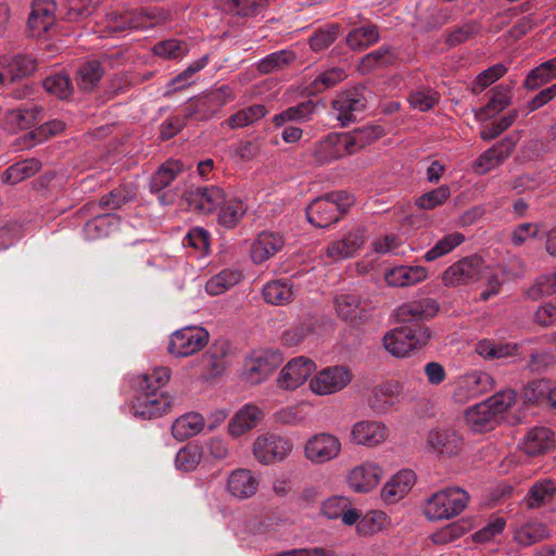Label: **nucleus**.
Masks as SVG:
<instances>
[{"instance_id":"47","label":"nucleus","mask_w":556,"mask_h":556,"mask_svg":"<svg viewBox=\"0 0 556 556\" xmlns=\"http://www.w3.org/2000/svg\"><path fill=\"white\" fill-rule=\"evenodd\" d=\"M268 111L263 104H254L242 109L224 122L229 128H243L263 118Z\"/></svg>"},{"instance_id":"57","label":"nucleus","mask_w":556,"mask_h":556,"mask_svg":"<svg viewBox=\"0 0 556 556\" xmlns=\"http://www.w3.org/2000/svg\"><path fill=\"white\" fill-rule=\"evenodd\" d=\"M203 365L212 376L222 374L227 366L225 344H213L203 355Z\"/></svg>"},{"instance_id":"56","label":"nucleus","mask_w":556,"mask_h":556,"mask_svg":"<svg viewBox=\"0 0 556 556\" xmlns=\"http://www.w3.org/2000/svg\"><path fill=\"white\" fill-rule=\"evenodd\" d=\"M295 59L294 53L289 50H280L268 54L262 59L257 64V70L262 74H269L281 70L286 65L293 62Z\"/></svg>"},{"instance_id":"40","label":"nucleus","mask_w":556,"mask_h":556,"mask_svg":"<svg viewBox=\"0 0 556 556\" xmlns=\"http://www.w3.org/2000/svg\"><path fill=\"white\" fill-rule=\"evenodd\" d=\"M134 18V11L124 13L112 12L102 21L99 26V33L102 37H109L125 31L126 29H135L132 26Z\"/></svg>"},{"instance_id":"23","label":"nucleus","mask_w":556,"mask_h":556,"mask_svg":"<svg viewBox=\"0 0 556 556\" xmlns=\"http://www.w3.org/2000/svg\"><path fill=\"white\" fill-rule=\"evenodd\" d=\"M416 482L414 471L404 469L392 476L381 490V498L386 504H395L404 498Z\"/></svg>"},{"instance_id":"61","label":"nucleus","mask_w":556,"mask_h":556,"mask_svg":"<svg viewBox=\"0 0 556 556\" xmlns=\"http://www.w3.org/2000/svg\"><path fill=\"white\" fill-rule=\"evenodd\" d=\"M554 293H556V270L539 276L528 290V295L532 299L548 296Z\"/></svg>"},{"instance_id":"58","label":"nucleus","mask_w":556,"mask_h":556,"mask_svg":"<svg viewBox=\"0 0 556 556\" xmlns=\"http://www.w3.org/2000/svg\"><path fill=\"white\" fill-rule=\"evenodd\" d=\"M103 70L97 61L87 62L77 72V84L83 90H91L101 79Z\"/></svg>"},{"instance_id":"13","label":"nucleus","mask_w":556,"mask_h":556,"mask_svg":"<svg viewBox=\"0 0 556 556\" xmlns=\"http://www.w3.org/2000/svg\"><path fill=\"white\" fill-rule=\"evenodd\" d=\"M316 370L313 359L298 356L289 361L280 370L277 386L282 390H295Z\"/></svg>"},{"instance_id":"6","label":"nucleus","mask_w":556,"mask_h":556,"mask_svg":"<svg viewBox=\"0 0 556 556\" xmlns=\"http://www.w3.org/2000/svg\"><path fill=\"white\" fill-rule=\"evenodd\" d=\"M304 457L313 465H325L342 453V442L333 433L318 432L311 435L303 446Z\"/></svg>"},{"instance_id":"49","label":"nucleus","mask_w":556,"mask_h":556,"mask_svg":"<svg viewBox=\"0 0 556 556\" xmlns=\"http://www.w3.org/2000/svg\"><path fill=\"white\" fill-rule=\"evenodd\" d=\"M549 531L542 522L531 521L522 525L515 532V540L518 544L528 546L546 539Z\"/></svg>"},{"instance_id":"28","label":"nucleus","mask_w":556,"mask_h":556,"mask_svg":"<svg viewBox=\"0 0 556 556\" xmlns=\"http://www.w3.org/2000/svg\"><path fill=\"white\" fill-rule=\"evenodd\" d=\"M338 315L350 323L363 321L368 316V305L358 295L340 294L334 299Z\"/></svg>"},{"instance_id":"62","label":"nucleus","mask_w":556,"mask_h":556,"mask_svg":"<svg viewBox=\"0 0 556 556\" xmlns=\"http://www.w3.org/2000/svg\"><path fill=\"white\" fill-rule=\"evenodd\" d=\"M507 72V67L502 64L497 63L493 66L482 71L476 78L473 85H472V92L480 93L485 88L491 86L493 83L498 80L501 77H503Z\"/></svg>"},{"instance_id":"8","label":"nucleus","mask_w":556,"mask_h":556,"mask_svg":"<svg viewBox=\"0 0 556 556\" xmlns=\"http://www.w3.org/2000/svg\"><path fill=\"white\" fill-rule=\"evenodd\" d=\"M366 230L362 226H353L338 239L330 241L323 250V256L331 263L352 258L364 247Z\"/></svg>"},{"instance_id":"59","label":"nucleus","mask_w":556,"mask_h":556,"mask_svg":"<svg viewBox=\"0 0 556 556\" xmlns=\"http://www.w3.org/2000/svg\"><path fill=\"white\" fill-rule=\"evenodd\" d=\"M152 51L156 56L167 60H178L187 54L188 47L182 41L168 39L155 43Z\"/></svg>"},{"instance_id":"42","label":"nucleus","mask_w":556,"mask_h":556,"mask_svg":"<svg viewBox=\"0 0 556 556\" xmlns=\"http://www.w3.org/2000/svg\"><path fill=\"white\" fill-rule=\"evenodd\" d=\"M182 163L178 160H168L163 163L151 178V191L159 192L168 187L170 182L182 172Z\"/></svg>"},{"instance_id":"24","label":"nucleus","mask_w":556,"mask_h":556,"mask_svg":"<svg viewBox=\"0 0 556 556\" xmlns=\"http://www.w3.org/2000/svg\"><path fill=\"white\" fill-rule=\"evenodd\" d=\"M366 106V100L357 90H346L340 93L332 102V108L337 113V119L342 125L354 121L356 113L362 112Z\"/></svg>"},{"instance_id":"53","label":"nucleus","mask_w":556,"mask_h":556,"mask_svg":"<svg viewBox=\"0 0 556 556\" xmlns=\"http://www.w3.org/2000/svg\"><path fill=\"white\" fill-rule=\"evenodd\" d=\"M527 396L530 401L545 403L551 408L556 409V386H552L547 380H534L529 384Z\"/></svg>"},{"instance_id":"31","label":"nucleus","mask_w":556,"mask_h":556,"mask_svg":"<svg viewBox=\"0 0 556 556\" xmlns=\"http://www.w3.org/2000/svg\"><path fill=\"white\" fill-rule=\"evenodd\" d=\"M402 391L397 381H386L372 388L368 403L378 413L388 410Z\"/></svg>"},{"instance_id":"35","label":"nucleus","mask_w":556,"mask_h":556,"mask_svg":"<svg viewBox=\"0 0 556 556\" xmlns=\"http://www.w3.org/2000/svg\"><path fill=\"white\" fill-rule=\"evenodd\" d=\"M265 302L271 305H286L290 303L294 295V287L289 279H277L268 281L262 291Z\"/></svg>"},{"instance_id":"2","label":"nucleus","mask_w":556,"mask_h":556,"mask_svg":"<svg viewBox=\"0 0 556 556\" xmlns=\"http://www.w3.org/2000/svg\"><path fill=\"white\" fill-rule=\"evenodd\" d=\"M469 502L468 493L460 488H446L431 494L424 513L429 520H447L459 515Z\"/></svg>"},{"instance_id":"51","label":"nucleus","mask_w":556,"mask_h":556,"mask_svg":"<svg viewBox=\"0 0 556 556\" xmlns=\"http://www.w3.org/2000/svg\"><path fill=\"white\" fill-rule=\"evenodd\" d=\"M465 240V237L460 232H451L445 235L443 238L438 240L435 244L428 250L424 258L427 262H433L439 257H442L450 252H452L455 248L460 245Z\"/></svg>"},{"instance_id":"26","label":"nucleus","mask_w":556,"mask_h":556,"mask_svg":"<svg viewBox=\"0 0 556 556\" xmlns=\"http://www.w3.org/2000/svg\"><path fill=\"white\" fill-rule=\"evenodd\" d=\"M519 344L484 338L476 342L475 352L484 361L514 358L519 355Z\"/></svg>"},{"instance_id":"15","label":"nucleus","mask_w":556,"mask_h":556,"mask_svg":"<svg viewBox=\"0 0 556 556\" xmlns=\"http://www.w3.org/2000/svg\"><path fill=\"white\" fill-rule=\"evenodd\" d=\"M516 146L511 137H506L484 151L472 164V169L478 175H484L498 167L507 160Z\"/></svg>"},{"instance_id":"63","label":"nucleus","mask_w":556,"mask_h":556,"mask_svg":"<svg viewBox=\"0 0 556 556\" xmlns=\"http://www.w3.org/2000/svg\"><path fill=\"white\" fill-rule=\"evenodd\" d=\"M451 197L450 187L442 185L437 189L424 193L416 200V205L421 210H433L442 205Z\"/></svg>"},{"instance_id":"44","label":"nucleus","mask_w":556,"mask_h":556,"mask_svg":"<svg viewBox=\"0 0 556 556\" xmlns=\"http://www.w3.org/2000/svg\"><path fill=\"white\" fill-rule=\"evenodd\" d=\"M203 454L201 445L189 443L177 452L175 466L180 471H193L202 462Z\"/></svg>"},{"instance_id":"27","label":"nucleus","mask_w":556,"mask_h":556,"mask_svg":"<svg viewBox=\"0 0 556 556\" xmlns=\"http://www.w3.org/2000/svg\"><path fill=\"white\" fill-rule=\"evenodd\" d=\"M321 514L328 519L341 518L346 526L355 525L361 518L358 510L346 496H332L326 500L321 506Z\"/></svg>"},{"instance_id":"9","label":"nucleus","mask_w":556,"mask_h":556,"mask_svg":"<svg viewBox=\"0 0 556 556\" xmlns=\"http://www.w3.org/2000/svg\"><path fill=\"white\" fill-rule=\"evenodd\" d=\"M485 269L479 256H467L450 265L442 274V282L446 287H458L478 281Z\"/></svg>"},{"instance_id":"36","label":"nucleus","mask_w":556,"mask_h":556,"mask_svg":"<svg viewBox=\"0 0 556 556\" xmlns=\"http://www.w3.org/2000/svg\"><path fill=\"white\" fill-rule=\"evenodd\" d=\"M465 420L467 426L475 432L490 430L497 422V418L484 401L468 408L465 414Z\"/></svg>"},{"instance_id":"18","label":"nucleus","mask_w":556,"mask_h":556,"mask_svg":"<svg viewBox=\"0 0 556 556\" xmlns=\"http://www.w3.org/2000/svg\"><path fill=\"white\" fill-rule=\"evenodd\" d=\"M388 438V429L380 421L362 420L351 428L350 440L352 443L365 446H377Z\"/></svg>"},{"instance_id":"45","label":"nucleus","mask_w":556,"mask_h":556,"mask_svg":"<svg viewBox=\"0 0 556 556\" xmlns=\"http://www.w3.org/2000/svg\"><path fill=\"white\" fill-rule=\"evenodd\" d=\"M0 65L7 66L11 81L28 76L36 70V61L24 54L15 55L14 58H2Z\"/></svg>"},{"instance_id":"54","label":"nucleus","mask_w":556,"mask_h":556,"mask_svg":"<svg viewBox=\"0 0 556 556\" xmlns=\"http://www.w3.org/2000/svg\"><path fill=\"white\" fill-rule=\"evenodd\" d=\"M388 526V516L381 510H371L356 522L357 532L362 535H372Z\"/></svg>"},{"instance_id":"64","label":"nucleus","mask_w":556,"mask_h":556,"mask_svg":"<svg viewBox=\"0 0 556 556\" xmlns=\"http://www.w3.org/2000/svg\"><path fill=\"white\" fill-rule=\"evenodd\" d=\"M43 88L59 99H67L73 92L70 78L64 74H55L46 78Z\"/></svg>"},{"instance_id":"46","label":"nucleus","mask_w":556,"mask_h":556,"mask_svg":"<svg viewBox=\"0 0 556 556\" xmlns=\"http://www.w3.org/2000/svg\"><path fill=\"white\" fill-rule=\"evenodd\" d=\"M377 26L367 25L352 29L346 36V43L353 50H364L379 40Z\"/></svg>"},{"instance_id":"7","label":"nucleus","mask_w":556,"mask_h":556,"mask_svg":"<svg viewBox=\"0 0 556 556\" xmlns=\"http://www.w3.org/2000/svg\"><path fill=\"white\" fill-rule=\"evenodd\" d=\"M282 354L277 350L252 352L244 361L243 377L251 384L265 381L282 363Z\"/></svg>"},{"instance_id":"50","label":"nucleus","mask_w":556,"mask_h":556,"mask_svg":"<svg viewBox=\"0 0 556 556\" xmlns=\"http://www.w3.org/2000/svg\"><path fill=\"white\" fill-rule=\"evenodd\" d=\"M556 492V484L551 479L540 480L529 490L526 503L528 507L535 508L542 506L551 500Z\"/></svg>"},{"instance_id":"37","label":"nucleus","mask_w":556,"mask_h":556,"mask_svg":"<svg viewBox=\"0 0 556 556\" xmlns=\"http://www.w3.org/2000/svg\"><path fill=\"white\" fill-rule=\"evenodd\" d=\"M42 110L37 105L9 111L5 115V125L9 130L26 129L41 119Z\"/></svg>"},{"instance_id":"3","label":"nucleus","mask_w":556,"mask_h":556,"mask_svg":"<svg viewBox=\"0 0 556 556\" xmlns=\"http://www.w3.org/2000/svg\"><path fill=\"white\" fill-rule=\"evenodd\" d=\"M430 336L429 329L424 326L405 325L389 330L382 338V344L391 355L405 357L426 345Z\"/></svg>"},{"instance_id":"17","label":"nucleus","mask_w":556,"mask_h":556,"mask_svg":"<svg viewBox=\"0 0 556 556\" xmlns=\"http://www.w3.org/2000/svg\"><path fill=\"white\" fill-rule=\"evenodd\" d=\"M435 300L425 298L403 303L395 309V318L399 323L408 324L433 318L439 312Z\"/></svg>"},{"instance_id":"48","label":"nucleus","mask_w":556,"mask_h":556,"mask_svg":"<svg viewBox=\"0 0 556 556\" xmlns=\"http://www.w3.org/2000/svg\"><path fill=\"white\" fill-rule=\"evenodd\" d=\"M245 213L247 206L242 201L236 198H226V202L220 206L218 222L227 228H233L242 219Z\"/></svg>"},{"instance_id":"41","label":"nucleus","mask_w":556,"mask_h":556,"mask_svg":"<svg viewBox=\"0 0 556 556\" xmlns=\"http://www.w3.org/2000/svg\"><path fill=\"white\" fill-rule=\"evenodd\" d=\"M170 371L167 367L154 368L151 372L140 375L135 380L139 393L149 391L162 392L161 389L169 381Z\"/></svg>"},{"instance_id":"20","label":"nucleus","mask_w":556,"mask_h":556,"mask_svg":"<svg viewBox=\"0 0 556 556\" xmlns=\"http://www.w3.org/2000/svg\"><path fill=\"white\" fill-rule=\"evenodd\" d=\"M258 477L250 469L238 468L230 472L227 479L228 493L238 500L252 497L258 489Z\"/></svg>"},{"instance_id":"1","label":"nucleus","mask_w":556,"mask_h":556,"mask_svg":"<svg viewBox=\"0 0 556 556\" xmlns=\"http://www.w3.org/2000/svg\"><path fill=\"white\" fill-rule=\"evenodd\" d=\"M382 135L380 127L370 126L351 132L330 134L314 144L313 156L318 165L353 154L372 143Z\"/></svg>"},{"instance_id":"30","label":"nucleus","mask_w":556,"mask_h":556,"mask_svg":"<svg viewBox=\"0 0 556 556\" xmlns=\"http://www.w3.org/2000/svg\"><path fill=\"white\" fill-rule=\"evenodd\" d=\"M427 445L433 453L452 456L459 452L462 441L453 430H432L428 434Z\"/></svg>"},{"instance_id":"32","label":"nucleus","mask_w":556,"mask_h":556,"mask_svg":"<svg viewBox=\"0 0 556 556\" xmlns=\"http://www.w3.org/2000/svg\"><path fill=\"white\" fill-rule=\"evenodd\" d=\"M397 60V53L394 49L388 46H382L370 53L364 55L357 66V71L367 75L376 70L390 66Z\"/></svg>"},{"instance_id":"38","label":"nucleus","mask_w":556,"mask_h":556,"mask_svg":"<svg viewBox=\"0 0 556 556\" xmlns=\"http://www.w3.org/2000/svg\"><path fill=\"white\" fill-rule=\"evenodd\" d=\"M556 78V56L552 58L533 70L526 76L522 86L527 90L533 91L548 84Z\"/></svg>"},{"instance_id":"14","label":"nucleus","mask_w":556,"mask_h":556,"mask_svg":"<svg viewBox=\"0 0 556 556\" xmlns=\"http://www.w3.org/2000/svg\"><path fill=\"white\" fill-rule=\"evenodd\" d=\"M27 20V31L31 37H40L55 23L56 4L53 0H34Z\"/></svg>"},{"instance_id":"33","label":"nucleus","mask_w":556,"mask_h":556,"mask_svg":"<svg viewBox=\"0 0 556 556\" xmlns=\"http://www.w3.org/2000/svg\"><path fill=\"white\" fill-rule=\"evenodd\" d=\"M226 193L219 187H204L197 189L191 194V203L201 213L210 214L226 202Z\"/></svg>"},{"instance_id":"12","label":"nucleus","mask_w":556,"mask_h":556,"mask_svg":"<svg viewBox=\"0 0 556 556\" xmlns=\"http://www.w3.org/2000/svg\"><path fill=\"white\" fill-rule=\"evenodd\" d=\"M494 387V379L488 372L472 370L455 381L453 396L457 402H467L490 392Z\"/></svg>"},{"instance_id":"55","label":"nucleus","mask_w":556,"mask_h":556,"mask_svg":"<svg viewBox=\"0 0 556 556\" xmlns=\"http://www.w3.org/2000/svg\"><path fill=\"white\" fill-rule=\"evenodd\" d=\"M134 28L142 29L164 23L168 17V13L160 8H148L134 11Z\"/></svg>"},{"instance_id":"34","label":"nucleus","mask_w":556,"mask_h":556,"mask_svg":"<svg viewBox=\"0 0 556 556\" xmlns=\"http://www.w3.org/2000/svg\"><path fill=\"white\" fill-rule=\"evenodd\" d=\"M243 279V273L238 268H225L212 276L205 283V291L212 296L225 293L229 289L240 283Z\"/></svg>"},{"instance_id":"10","label":"nucleus","mask_w":556,"mask_h":556,"mask_svg":"<svg viewBox=\"0 0 556 556\" xmlns=\"http://www.w3.org/2000/svg\"><path fill=\"white\" fill-rule=\"evenodd\" d=\"M210 334L202 327H185L175 331L169 339L168 352L176 357H187L202 350Z\"/></svg>"},{"instance_id":"43","label":"nucleus","mask_w":556,"mask_h":556,"mask_svg":"<svg viewBox=\"0 0 556 556\" xmlns=\"http://www.w3.org/2000/svg\"><path fill=\"white\" fill-rule=\"evenodd\" d=\"M40 162L35 159L24 160L10 166L2 174V181L15 185L30 176H34L40 169Z\"/></svg>"},{"instance_id":"52","label":"nucleus","mask_w":556,"mask_h":556,"mask_svg":"<svg viewBox=\"0 0 556 556\" xmlns=\"http://www.w3.org/2000/svg\"><path fill=\"white\" fill-rule=\"evenodd\" d=\"M346 73L341 67H331L319 73L311 83L308 90L311 93H320L334 87L346 78Z\"/></svg>"},{"instance_id":"29","label":"nucleus","mask_w":556,"mask_h":556,"mask_svg":"<svg viewBox=\"0 0 556 556\" xmlns=\"http://www.w3.org/2000/svg\"><path fill=\"white\" fill-rule=\"evenodd\" d=\"M306 216L318 228H326L340 219L337 207L326 197L315 199L307 206Z\"/></svg>"},{"instance_id":"19","label":"nucleus","mask_w":556,"mask_h":556,"mask_svg":"<svg viewBox=\"0 0 556 556\" xmlns=\"http://www.w3.org/2000/svg\"><path fill=\"white\" fill-rule=\"evenodd\" d=\"M428 269L421 265H400L384 271V281L392 288H408L425 281Z\"/></svg>"},{"instance_id":"25","label":"nucleus","mask_w":556,"mask_h":556,"mask_svg":"<svg viewBox=\"0 0 556 556\" xmlns=\"http://www.w3.org/2000/svg\"><path fill=\"white\" fill-rule=\"evenodd\" d=\"M263 417V410L258 406L254 404H245L228 422V434L235 439L240 438L254 429Z\"/></svg>"},{"instance_id":"60","label":"nucleus","mask_w":556,"mask_h":556,"mask_svg":"<svg viewBox=\"0 0 556 556\" xmlns=\"http://www.w3.org/2000/svg\"><path fill=\"white\" fill-rule=\"evenodd\" d=\"M116 225V218L110 214H103L89 220L85 227L84 232L87 239L93 240L106 236L109 227Z\"/></svg>"},{"instance_id":"21","label":"nucleus","mask_w":556,"mask_h":556,"mask_svg":"<svg viewBox=\"0 0 556 556\" xmlns=\"http://www.w3.org/2000/svg\"><path fill=\"white\" fill-rule=\"evenodd\" d=\"M285 245L279 232L265 230L257 235L251 244V260L254 264H263L275 256Z\"/></svg>"},{"instance_id":"16","label":"nucleus","mask_w":556,"mask_h":556,"mask_svg":"<svg viewBox=\"0 0 556 556\" xmlns=\"http://www.w3.org/2000/svg\"><path fill=\"white\" fill-rule=\"evenodd\" d=\"M170 407L169 397L164 392L149 391L139 393L132 404L135 416L153 419L166 414Z\"/></svg>"},{"instance_id":"5","label":"nucleus","mask_w":556,"mask_h":556,"mask_svg":"<svg viewBox=\"0 0 556 556\" xmlns=\"http://www.w3.org/2000/svg\"><path fill=\"white\" fill-rule=\"evenodd\" d=\"M293 451V444L288 439L274 432L257 435L252 444V454L262 465L283 462Z\"/></svg>"},{"instance_id":"4","label":"nucleus","mask_w":556,"mask_h":556,"mask_svg":"<svg viewBox=\"0 0 556 556\" xmlns=\"http://www.w3.org/2000/svg\"><path fill=\"white\" fill-rule=\"evenodd\" d=\"M353 377L351 368L345 365L327 366L309 379L308 388L318 396L332 395L344 390Z\"/></svg>"},{"instance_id":"39","label":"nucleus","mask_w":556,"mask_h":556,"mask_svg":"<svg viewBox=\"0 0 556 556\" xmlns=\"http://www.w3.org/2000/svg\"><path fill=\"white\" fill-rule=\"evenodd\" d=\"M204 428V418L198 413H188L177 418L172 426V433L179 441L197 435Z\"/></svg>"},{"instance_id":"22","label":"nucleus","mask_w":556,"mask_h":556,"mask_svg":"<svg viewBox=\"0 0 556 556\" xmlns=\"http://www.w3.org/2000/svg\"><path fill=\"white\" fill-rule=\"evenodd\" d=\"M555 447V433L547 427H533L520 442V448L529 456L548 453Z\"/></svg>"},{"instance_id":"11","label":"nucleus","mask_w":556,"mask_h":556,"mask_svg":"<svg viewBox=\"0 0 556 556\" xmlns=\"http://www.w3.org/2000/svg\"><path fill=\"white\" fill-rule=\"evenodd\" d=\"M384 476L383 468L376 462L366 460L352 467L346 473L348 486L355 493H369Z\"/></svg>"}]
</instances>
